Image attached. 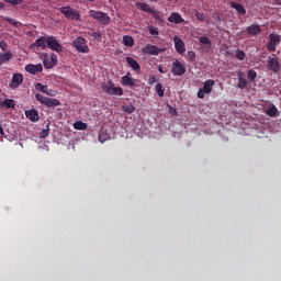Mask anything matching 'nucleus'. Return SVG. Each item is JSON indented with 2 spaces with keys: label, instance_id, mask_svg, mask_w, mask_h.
Segmentation results:
<instances>
[{
  "label": "nucleus",
  "instance_id": "f257e3e1",
  "mask_svg": "<svg viewBox=\"0 0 281 281\" xmlns=\"http://www.w3.org/2000/svg\"><path fill=\"white\" fill-rule=\"evenodd\" d=\"M31 47H41V49H45L48 47V49H52V52L60 53L63 52V45L58 42V40L54 36H42L37 38Z\"/></svg>",
  "mask_w": 281,
  "mask_h": 281
},
{
  "label": "nucleus",
  "instance_id": "f03ea898",
  "mask_svg": "<svg viewBox=\"0 0 281 281\" xmlns=\"http://www.w3.org/2000/svg\"><path fill=\"white\" fill-rule=\"evenodd\" d=\"M35 99L40 104H44V106H48L49 109H54L56 106H60V100L54 98H47L41 93L35 94Z\"/></svg>",
  "mask_w": 281,
  "mask_h": 281
},
{
  "label": "nucleus",
  "instance_id": "7ed1b4c3",
  "mask_svg": "<svg viewBox=\"0 0 281 281\" xmlns=\"http://www.w3.org/2000/svg\"><path fill=\"white\" fill-rule=\"evenodd\" d=\"M72 47L80 54H89L90 52L89 45H87V40L82 36H78L72 41Z\"/></svg>",
  "mask_w": 281,
  "mask_h": 281
},
{
  "label": "nucleus",
  "instance_id": "20e7f679",
  "mask_svg": "<svg viewBox=\"0 0 281 281\" xmlns=\"http://www.w3.org/2000/svg\"><path fill=\"white\" fill-rule=\"evenodd\" d=\"M102 89L108 95H124V89H122V87H115V83L111 80H109Z\"/></svg>",
  "mask_w": 281,
  "mask_h": 281
},
{
  "label": "nucleus",
  "instance_id": "39448f33",
  "mask_svg": "<svg viewBox=\"0 0 281 281\" xmlns=\"http://www.w3.org/2000/svg\"><path fill=\"white\" fill-rule=\"evenodd\" d=\"M89 14L95 21H100L102 25H109L111 23V16L102 11L91 10Z\"/></svg>",
  "mask_w": 281,
  "mask_h": 281
},
{
  "label": "nucleus",
  "instance_id": "423d86ee",
  "mask_svg": "<svg viewBox=\"0 0 281 281\" xmlns=\"http://www.w3.org/2000/svg\"><path fill=\"white\" fill-rule=\"evenodd\" d=\"M59 10L66 19H70L71 21H80V13L77 10L71 9V7H61Z\"/></svg>",
  "mask_w": 281,
  "mask_h": 281
},
{
  "label": "nucleus",
  "instance_id": "0eeeda50",
  "mask_svg": "<svg viewBox=\"0 0 281 281\" xmlns=\"http://www.w3.org/2000/svg\"><path fill=\"white\" fill-rule=\"evenodd\" d=\"M161 52H166V48H159L155 45L147 44L142 48L143 54H149L150 56H159Z\"/></svg>",
  "mask_w": 281,
  "mask_h": 281
},
{
  "label": "nucleus",
  "instance_id": "6e6552de",
  "mask_svg": "<svg viewBox=\"0 0 281 281\" xmlns=\"http://www.w3.org/2000/svg\"><path fill=\"white\" fill-rule=\"evenodd\" d=\"M171 74H173V76H183V75H186V66L183 64H181V61H179V59H176L172 63Z\"/></svg>",
  "mask_w": 281,
  "mask_h": 281
},
{
  "label": "nucleus",
  "instance_id": "1a4fd4ad",
  "mask_svg": "<svg viewBox=\"0 0 281 281\" xmlns=\"http://www.w3.org/2000/svg\"><path fill=\"white\" fill-rule=\"evenodd\" d=\"M269 42L267 44L268 52H276L278 43H280V35L271 33L269 35Z\"/></svg>",
  "mask_w": 281,
  "mask_h": 281
},
{
  "label": "nucleus",
  "instance_id": "9d476101",
  "mask_svg": "<svg viewBox=\"0 0 281 281\" xmlns=\"http://www.w3.org/2000/svg\"><path fill=\"white\" fill-rule=\"evenodd\" d=\"M23 85V75L13 74L12 80L9 83L10 89H19Z\"/></svg>",
  "mask_w": 281,
  "mask_h": 281
},
{
  "label": "nucleus",
  "instance_id": "9b49d317",
  "mask_svg": "<svg viewBox=\"0 0 281 281\" xmlns=\"http://www.w3.org/2000/svg\"><path fill=\"white\" fill-rule=\"evenodd\" d=\"M173 43H175L176 52L178 54H184V52H186V43H183V40H181V37L176 35L173 37Z\"/></svg>",
  "mask_w": 281,
  "mask_h": 281
},
{
  "label": "nucleus",
  "instance_id": "f8f14e48",
  "mask_svg": "<svg viewBox=\"0 0 281 281\" xmlns=\"http://www.w3.org/2000/svg\"><path fill=\"white\" fill-rule=\"evenodd\" d=\"M25 71H27V74H32V76H36V74H41V71H43V65L29 64L25 66Z\"/></svg>",
  "mask_w": 281,
  "mask_h": 281
},
{
  "label": "nucleus",
  "instance_id": "ddd939ff",
  "mask_svg": "<svg viewBox=\"0 0 281 281\" xmlns=\"http://www.w3.org/2000/svg\"><path fill=\"white\" fill-rule=\"evenodd\" d=\"M133 75L131 72H127L125 76L122 77V85L123 87H135V83L137 82V79H133Z\"/></svg>",
  "mask_w": 281,
  "mask_h": 281
},
{
  "label": "nucleus",
  "instance_id": "4468645a",
  "mask_svg": "<svg viewBox=\"0 0 281 281\" xmlns=\"http://www.w3.org/2000/svg\"><path fill=\"white\" fill-rule=\"evenodd\" d=\"M268 69H270V71H273V74H278V71H280V61H278V58L269 59Z\"/></svg>",
  "mask_w": 281,
  "mask_h": 281
},
{
  "label": "nucleus",
  "instance_id": "2eb2a0df",
  "mask_svg": "<svg viewBox=\"0 0 281 281\" xmlns=\"http://www.w3.org/2000/svg\"><path fill=\"white\" fill-rule=\"evenodd\" d=\"M237 78H238V89H245L247 85H249V81H247V78L245 77V72L238 71Z\"/></svg>",
  "mask_w": 281,
  "mask_h": 281
},
{
  "label": "nucleus",
  "instance_id": "dca6fc26",
  "mask_svg": "<svg viewBox=\"0 0 281 281\" xmlns=\"http://www.w3.org/2000/svg\"><path fill=\"white\" fill-rule=\"evenodd\" d=\"M169 23H175L176 25H179V23H183L186 20H183V16L177 12H172L170 16L168 18Z\"/></svg>",
  "mask_w": 281,
  "mask_h": 281
},
{
  "label": "nucleus",
  "instance_id": "f3484780",
  "mask_svg": "<svg viewBox=\"0 0 281 281\" xmlns=\"http://www.w3.org/2000/svg\"><path fill=\"white\" fill-rule=\"evenodd\" d=\"M126 63H127V65H130V67L134 71H137V74H139V71H142V66H139V63H137V60H135V58L126 57Z\"/></svg>",
  "mask_w": 281,
  "mask_h": 281
},
{
  "label": "nucleus",
  "instance_id": "a211bd4d",
  "mask_svg": "<svg viewBox=\"0 0 281 281\" xmlns=\"http://www.w3.org/2000/svg\"><path fill=\"white\" fill-rule=\"evenodd\" d=\"M11 58H14V54H12V52L0 53V67L1 65H8Z\"/></svg>",
  "mask_w": 281,
  "mask_h": 281
},
{
  "label": "nucleus",
  "instance_id": "6ab92c4d",
  "mask_svg": "<svg viewBox=\"0 0 281 281\" xmlns=\"http://www.w3.org/2000/svg\"><path fill=\"white\" fill-rule=\"evenodd\" d=\"M25 115H26L27 120H31V122H38V120H41L38 112L34 109L26 110Z\"/></svg>",
  "mask_w": 281,
  "mask_h": 281
},
{
  "label": "nucleus",
  "instance_id": "aec40b11",
  "mask_svg": "<svg viewBox=\"0 0 281 281\" xmlns=\"http://www.w3.org/2000/svg\"><path fill=\"white\" fill-rule=\"evenodd\" d=\"M200 43L202 45V48L205 49V52H210L212 49V41L207 36H201Z\"/></svg>",
  "mask_w": 281,
  "mask_h": 281
},
{
  "label": "nucleus",
  "instance_id": "412c9836",
  "mask_svg": "<svg viewBox=\"0 0 281 281\" xmlns=\"http://www.w3.org/2000/svg\"><path fill=\"white\" fill-rule=\"evenodd\" d=\"M231 8L236 10V12H238L241 16L247 14V9H245V7L238 2H231Z\"/></svg>",
  "mask_w": 281,
  "mask_h": 281
},
{
  "label": "nucleus",
  "instance_id": "4be33fe9",
  "mask_svg": "<svg viewBox=\"0 0 281 281\" xmlns=\"http://www.w3.org/2000/svg\"><path fill=\"white\" fill-rule=\"evenodd\" d=\"M247 32L250 36H257V34H260L262 32V30L260 29V25L252 24L247 27Z\"/></svg>",
  "mask_w": 281,
  "mask_h": 281
},
{
  "label": "nucleus",
  "instance_id": "5701e85b",
  "mask_svg": "<svg viewBox=\"0 0 281 281\" xmlns=\"http://www.w3.org/2000/svg\"><path fill=\"white\" fill-rule=\"evenodd\" d=\"M214 88V80L209 79L204 82L202 91L205 93H212V89Z\"/></svg>",
  "mask_w": 281,
  "mask_h": 281
},
{
  "label": "nucleus",
  "instance_id": "b1692460",
  "mask_svg": "<svg viewBox=\"0 0 281 281\" xmlns=\"http://www.w3.org/2000/svg\"><path fill=\"white\" fill-rule=\"evenodd\" d=\"M136 8L143 12H148L149 14L153 12V8H150V5H148L146 2H137Z\"/></svg>",
  "mask_w": 281,
  "mask_h": 281
},
{
  "label": "nucleus",
  "instance_id": "393cba45",
  "mask_svg": "<svg viewBox=\"0 0 281 281\" xmlns=\"http://www.w3.org/2000/svg\"><path fill=\"white\" fill-rule=\"evenodd\" d=\"M0 104L1 106H5L7 109H14L16 106V101H14L13 99H5Z\"/></svg>",
  "mask_w": 281,
  "mask_h": 281
},
{
  "label": "nucleus",
  "instance_id": "a878e982",
  "mask_svg": "<svg viewBox=\"0 0 281 281\" xmlns=\"http://www.w3.org/2000/svg\"><path fill=\"white\" fill-rule=\"evenodd\" d=\"M123 44L125 47H133L135 45V40L132 36H123Z\"/></svg>",
  "mask_w": 281,
  "mask_h": 281
},
{
  "label": "nucleus",
  "instance_id": "bb28decb",
  "mask_svg": "<svg viewBox=\"0 0 281 281\" xmlns=\"http://www.w3.org/2000/svg\"><path fill=\"white\" fill-rule=\"evenodd\" d=\"M74 128L76 131H87V123L82 121H77L74 123Z\"/></svg>",
  "mask_w": 281,
  "mask_h": 281
},
{
  "label": "nucleus",
  "instance_id": "cd10ccee",
  "mask_svg": "<svg viewBox=\"0 0 281 281\" xmlns=\"http://www.w3.org/2000/svg\"><path fill=\"white\" fill-rule=\"evenodd\" d=\"M247 78H248L249 82H255L256 78H258V72H256V70H254V69H250L247 72Z\"/></svg>",
  "mask_w": 281,
  "mask_h": 281
},
{
  "label": "nucleus",
  "instance_id": "c85d7f7f",
  "mask_svg": "<svg viewBox=\"0 0 281 281\" xmlns=\"http://www.w3.org/2000/svg\"><path fill=\"white\" fill-rule=\"evenodd\" d=\"M155 89H156L157 95H159V98H164L165 91H166V89H164V85H161V83H156Z\"/></svg>",
  "mask_w": 281,
  "mask_h": 281
},
{
  "label": "nucleus",
  "instance_id": "c756f323",
  "mask_svg": "<svg viewBox=\"0 0 281 281\" xmlns=\"http://www.w3.org/2000/svg\"><path fill=\"white\" fill-rule=\"evenodd\" d=\"M266 113L267 115H269V117H276V115H278V108H276V105H272L267 109Z\"/></svg>",
  "mask_w": 281,
  "mask_h": 281
},
{
  "label": "nucleus",
  "instance_id": "7c9ffc66",
  "mask_svg": "<svg viewBox=\"0 0 281 281\" xmlns=\"http://www.w3.org/2000/svg\"><path fill=\"white\" fill-rule=\"evenodd\" d=\"M150 14L156 19V21H164V15L161 14V12H159V10L153 9Z\"/></svg>",
  "mask_w": 281,
  "mask_h": 281
},
{
  "label": "nucleus",
  "instance_id": "2f4dec72",
  "mask_svg": "<svg viewBox=\"0 0 281 281\" xmlns=\"http://www.w3.org/2000/svg\"><path fill=\"white\" fill-rule=\"evenodd\" d=\"M36 91H41L42 93H46L49 95V92L47 91V86H44L43 83H36L35 85Z\"/></svg>",
  "mask_w": 281,
  "mask_h": 281
},
{
  "label": "nucleus",
  "instance_id": "473e14b6",
  "mask_svg": "<svg viewBox=\"0 0 281 281\" xmlns=\"http://www.w3.org/2000/svg\"><path fill=\"white\" fill-rule=\"evenodd\" d=\"M122 109L125 113H128L130 115L131 113H135V105L133 104L123 105Z\"/></svg>",
  "mask_w": 281,
  "mask_h": 281
},
{
  "label": "nucleus",
  "instance_id": "72a5a7b5",
  "mask_svg": "<svg viewBox=\"0 0 281 281\" xmlns=\"http://www.w3.org/2000/svg\"><path fill=\"white\" fill-rule=\"evenodd\" d=\"M93 41H100L102 38V33L100 31L88 33Z\"/></svg>",
  "mask_w": 281,
  "mask_h": 281
},
{
  "label": "nucleus",
  "instance_id": "f704fd0d",
  "mask_svg": "<svg viewBox=\"0 0 281 281\" xmlns=\"http://www.w3.org/2000/svg\"><path fill=\"white\" fill-rule=\"evenodd\" d=\"M40 137L42 139H45V137H49V123L46 125V128L42 130Z\"/></svg>",
  "mask_w": 281,
  "mask_h": 281
},
{
  "label": "nucleus",
  "instance_id": "c9c22d12",
  "mask_svg": "<svg viewBox=\"0 0 281 281\" xmlns=\"http://www.w3.org/2000/svg\"><path fill=\"white\" fill-rule=\"evenodd\" d=\"M187 58L188 60H190L191 63H194L196 60V53H194V50H189L187 53Z\"/></svg>",
  "mask_w": 281,
  "mask_h": 281
},
{
  "label": "nucleus",
  "instance_id": "e433bc0d",
  "mask_svg": "<svg viewBox=\"0 0 281 281\" xmlns=\"http://www.w3.org/2000/svg\"><path fill=\"white\" fill-rule=\"evenodd\" d=\"M195 19H198V21H207V15H205V13L195 11Z\"/></svg>",
  "mask_w": 281,
  "mask_h": 281
},
{
  "label": "nucleus",
  "instance_id": "4c0bfd02",
  "mask_svg": "<svg viewBox=\"0 0 281 281\" xmlns=\"http://www.w3.org/2000/svg\"><path fill=\"white\" fill-rule=\"evenodd\" d=\"M4 21H7V23H10V25H13L14 27H19V22L15 19L7 16L4 18Z\"/></svg>",
  "mask_w": 281,
  "mask_h": 281
},
{
  "label": "nucleus",
  "instance_id": "58836bf2",
  "mask_svg": "<svg viewBox=\"0 0 281 281\" xmlns=\"http://www.w3.org/2000/svg\"><path fill=\"white\" fill-rule=\"evenodd\" d=\"M236 58H237L238 60H244L245 58H247V54H245L244 50L238 49V50L236 52Z\"/></svg>",
  "mask_w": 281,
  "mask_h": 281
},
{
  "label": "nucleus",
  "instance_id": "ea45409f",
  "mask_svg": "<svg viewBox=\"0 0 281 281\" xmlns=\"http://www.w3.org/2000/svg\"><path fill=\"white\" fill-rule=\"evenodd\" d=\"M43 65L46 69H52L54 67L52 59H47V58L44 59Z\"/></svg>",
  "mask_w": 281,
  "mask_h": 281
},
{
  "label": "nucleus",
  "instance_id": "a19ab883",
  "mask_svg": "<svg viewBox=\"0 0 281 281\" xmlns=\"http://www.w3.org/2000/svg\"><path fill=\"white\" fill-rule=\"evenodd\" d=\"M148 32H149V34H151V36H159V31H157V29H155V26H149Z\"/></svg>",
  "mask_w": 281,
  "mask_h": 281
},
{
  "label": "nucleus",
  "instance_id": "79ce46f5",
  "mask_svg": "<svg viewBox=\"0 0 281 281\" xmlns=\"http://www.w3.org/2000/svg\"><path fill=\"white\" fill-rule=\"evenodd\" d=\"M49 60L54 66L58 65V56L56 54H52Z\"/></svg>",
  "mask_w": 281,
  "mask_h": 281
},
{
  "label": "nucleus",
  "instance_id": "37998d69",
  "mask_svg": "<svg viewBox=\"0 0 281 281\" xmlns=\"http://www.w3.org/2000/svg\"><path fill=\"white\" fill-rule=\"evenodd\" d=\"M5 3H10L11 5H19L23 0H4Z\"/></svg>",
  "mask_w": 281,
  "mask_h": 281
},
{
  "label": "nucleus",
  "instance_id": "c03bdc74",
  "mask_svg": "<svg viewBox=\"0 0 281 281\" xmlns=\"http://www.w3.org/2000/svg\"><path fill=\"white\" fill-rule=\"evenodd\" d=\"M205 93H207V92H205V90H203V89L199 90L198 98H200V100H203V98H205Z\"/></svg>",
  "mask_w": 281,
  "mask_h": 281
},
{
  "label": "nucleus",
  "instance_id": "a18cd8bd",
  "mask_svg": "<svg viewBox=\"0 0 281 281\" xmlns=\"http://www.w3.org/2000/svg\"><path fill=\"white\" fill-rule=\"evenodd\" d=\"M99 142L101 144H104V142H106V138L102 137V134H99Z\"/></svg>",
  "mask_w": 281,
  "mask_h": 281
},
{
  "label": "nucleus",
  "instance_id": "49530a36",
  "mask_svg": "<svg viewBox=\"0 0 281 281\" xmlns=\"http://www.w3.org/2000/svg\"><path fill=\"white\" fill-rule=\"evenodd\" d=\"M158 71L159 74H166V70H164V66L161 65L158 66Z\"/></svg>",
  "mask_w": 281,
  "mask_h": 281
},
{
  "label": "nucleus",
  "instance_id": "de8ad7c7",
  "mask_svg": "<svg viewBox=\"0 0 281 281\" xmlns=\"http://www.w3.org/2000/svg\"><path fill=\"white\" fill-rule=\"evenodd\" d=\"M0 47L3 52H5V46L3 45V42H0Z\"/></svg>",
  "mask_w": 281,
  "mask_h": 281
},
{
  "label": "nucleus",
  "instance_id": "09e8293b",
  "mask_svg": "<svg viewBox=\"0 0 281 281\" xmlns=\"http://www.w3.org/2000/svg\"><path fill=\"white\" fill-rule=\"evenodd\" d=\"M0 135H3V127L0 126Z\"/></svg>",
  "mask_w": 281,
  "mask_h": 281
},
{
  "label": "nucleus",
  "instance_id": "8fccbe9b",
  "mask_svg": "<svg viewBox=\"0 0 281 281\" xmlns=\"http://www.w3.org/2000/svg\"><path fill=\"white\" fill-rule=\"evenodd\" d=\"M3 8V3L1 2V0H0V10Z\"/></svg>",
  "mask_w": 281,
  "mask_h": 281
},
{
  "label": "nucleus",
  "instance_id": "3c124183",
  "mask_svg": "<svg viewBox=\"0 0 281 281\" xmlns=\"http://www.w3.org/2000/svg\"><path fill=\"white\" fill-rule=\"evenodd\" d=\"M168 1H172V0H168Z\"/></svg>",
  "mask_w": 281,
  "mask_h": 281
}]
</instances>
